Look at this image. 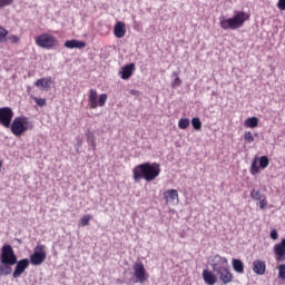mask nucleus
<instances>
[{"label":"nucleus","instance_id":"obj_22","mask_svg":"<svg viewBox=\"0 0 285 285\" xmlns=\"http://www.w3.org/2000/svg\"><path fill=\"white\" fill-rule=\"evenodd\" d=\"M245 128H257L259 126V118L249 117L244 121Z\"/></svg>","mask_w":285,"mask_h":285},{"label":"nucleus","instance_id":"obj_1","mask_svg":"<svg viewBox=\"0 0 285 285\" xmlns=\"http://www.w3.org/2000/svg\"><path fill=\"white\" fill-rule=\"evenodd\" d=\"M159 175H161V166L157 163H142L132 168V179L136 184H139L141 179L155 181Z\"/></svg>","mask_w":285,"mask_h":285},{"label":"nucleus","instance_id":"obj_17","mask_svg":"<svg viewBox=\"0 0 285 285\" xmlns=\"http://www.w3.org/2000/svg\"><path fill=\"white\" fill-rule=\"evenodd\" d=\"M203 279H204L205 284H208V285L217 284V276L208 269L203 271Z\"/></svg>","mask_w":285,"mask_h":285},{"label":"nucleus","instance_id":"obj_19","mask_svg":"<svg viewBox=\"0 0 285 285\" xmlns=\"http://www.w3.org/2000/svg\"><path fill=\"white\" fill-rule=\"evenodd\" d=\"M253 271L256 275H264V273H266V263L261 259L254 261Z\"/></svg>","mask_w":285,"mask_h":285},{"label":"nucleus","instance_id":"obj_32","mask_svg":"<svg viewBox=\"0 0 285 285\" xmlns=\"http://www.w3.org/2000/svg\"><path fill=\"white\" fill-rule=\"evenodd\" d=\"M250 197L252 199H255V202H259V199H262V191L253 189L250 191Z\"/></svg>","mask_w":285,"mask_h":285},{"label":"nucleus","instance_id":"obj_16","mask_svg":"<svg viewBox=\"0 0 285 285\" xmlns=\"http://www.w3.org/2000/svg\"><path fill=\"white\" fill-rule=\"evenodd\" d=\"M114 35L117 37V39H122V37H126V23L119 21L114 27Z\"/></svg>","mask_w":285,"mask_h":285},{"label":"nucleus","instance_id":"obj_15","mask_svg":"<svg viewBox=\"0 0 285 285\" xmlns=\"http://www.w3.org/2000/svg\"><path fill=\"white\" fill-rule=\"evenodd\" d=\"M35 83L40 90H50V86H52V77L40 78Z\"/></svg>","mask_w":285,"mask_h":285},{"label":"nucleus","instance_id":"obj_31","mask_svg":"<svg viewBox=\"0 0 285 285\" xmlns=\"http://www.w3.org/2000/svg\"><path fill=\"white\" fill-rule=\"evenodd\" d=\"M90 219H92L91 215H85L80 218V224L81 226H89L90 225Z\"/></svg>","mask_w":285,"mask_h":285},{"label":"nucleus","instance_id":"obj_24","mask_svg":"<svg viewBox=\"0 0 285 285\" xmlns=\"http://www.w3.org/2000/svg\"><path fill=\"white\" fill-rule=\"evenodd\" d=\"M190 126V119L188 118H180L178 121V128H180V130H186V128H188Z\"/></svg>","mask_w":285,"mask_h":285},{"label":"nucleus","instance_id":"obj_26","mask_svg":"<svg viewBox=\"0 0 285 285\" xmlns=\"http://www.w3.org/2000/svg\"><path fill=\"white\" fill-rule=\"evenodd\" d=\"M173 75L176 78L171 82V88H179V86H181V78H179V73H177V71H174Z\"/></svg>","mask_w":285,"mask_h":285},{"label":"nucleus","instance_id":"obj_25","mask_svg":"<svg viewBox=\"0 0 285 285\" xmlns=\"http://www.w3.org/2000/svg\"><path fill=\"white\" fill-rule=\"evenodd\" d=\"M8 30L0 26V43H6L8 41Z\"/></svg>","mask_w":285,"mask_h":285},{"label":"nucleus","instance_id":"obj_18","mask_svg":"<svg viewBox=\"0 0 285 285\" xmlns=\"http://www.w3.org/2000/svg\"><path fill=\"white\" fill-rule=\"evenodd\" d=\"M65 48H69L70 50L78 48L79 50H81L82 48H86V42L77 39L67 40L65 42Z\"/></svg>","mask_w":285,"mask_h":285},{"label":"nucleus","instance_id":"obj_30","mask_svg":"<svg viewBox=\"0 0 285 285\" xmlns=\"http://www.w3.org/2000/svg\"><path fill=\"white\" fill-rule=\"evenodd\" d=\"M244 140H245L247 144H253V141H255V137L253 136V132H250V131H245V134H244Z\"/></svg>","mask_w":285,"mask_h":285},{"label":"nucleus","instance_id":"obj_37","mask_svg":"<svg viewBox=\"0 0 285 285\" xmlns=\"http://www.w3.org/2000/svg\"><path fill=\"white\" fill-rule=\"evenodd\" d=\"M277 8L278 10H285V0H278Z\"/></svg>","mask_w":285,"mask_h":285},{"label":"nucleus","instance_id":"obj_7","mask_svg":"<svg viewBox=\"0 0 285 285\" xmlns=\"http://www.w3.org/2000/svg\"><path fill=\"white\" fill-rule=\"evenodd\" d=\"M46 245H37L33 249V254L30 255V264L32 266H41L46 262Z\"/></svg>","mask_w":285,"mask_h":285},{"label":"nucleus","instance_id":"obj_27","mask_svg":"<svg viewBox=\"0 0 285 285\" xmlns=\"http://www.w3.org/2000/svg\"><path fill=\"white\" fill-rule=\"evenodd\" d=\"M191 126L194 130H202V120L197 117L191 119Z\"/></svg>","mask_w":285,"mask_h":285},{"label":"nucleus","instance_id":"obj_10","mask_svg":"<svg viewBox=\"0 0 285 285\" xmlns=\"http://www.w3.org/2000/svg\"><path fill=\"white\" fill-rule=\"evenodd\" d=\"M134 277L136 278V282H139V284H144L148 282V273L146 272V267L144 266V263H135L134 265Z\"/></svg>","mask_w":285,"mask_h":285},{"label":"nucleus","instance_id":"obj_35","mask_svg":"<svg viewBox=\"0 0 285 285\" xmlns=\"http://www.w3.org/2000/svg\"><path fill=\"white\" fill-rule=\"evenodd\" d=\"M278 275L281 279H285V264L278 266Z\"/></svg>","mask_w":285,"mask_h":285},{"label":"nucleus","instance_id":"obj_36","mask_svg":"<svg viewBox=\"0 0 285 285\" xmlns=\"http://www.w3.org/2000/svg\"><path fill=\"white\" fill-rule=\"evenodd\" d=\"M14 0H0V8H6V6H12Z\"/></svg>","mask_w":285,"mask_h":285},{"label":"nucleus","instance_id":"obj_5","mask_svg":"<svg viewBox=\"0 0 285 285\" xmlns=\"http://www.w3.org/2000/svg\"><path fill=\"white\" fill-rule=\"evenodd\" d=\"M36 46L45 48V50H52L59 46V40L50 33H41L36 38Z\"/></svg>","mask_w":285,"mask_h":285},{"label":"nucleus","instance_id":"obj_28","mask_svg":"<svg viewBox=\"0 0 285 285\" xmlns=\"http://www.w3.org/2000/svg\"><path fill=\"white\" fill-rule=\"evenodd\" d=\"M269 164H271V160L268 159V156H262L259 158V166H261V168H268Z\"/></svg>","mask_w":285,"mask_h":285},{"label":"nucleus","instance_id":"obj_2","mask_svg":"<svg viewBox=\"0 0 285 285\" xmlns=\"http://www.w3.org/2000/svg\"><path fill=\"white\" fill-rule=\"evenodd\" d=\"M215 259L217 261L213 264V271L216 273L219 282L225 285L233 284L235 276L230 272V267H228V258L216 255Z\"/></svg>","mask_w":285,"mask_h":285},{"label":"nucleus","instance_id":"obj_12","mask_svg":"<svg viewBox=\"0 0 285 285\" xmlns=\"http://www.w3.org/2000/svg\"><path fill=\"white\" fill-rule=\"evenodd\" d=\"M28 266H30V261H28V258L17 262L13 271V279H19V277L26 273V268H28Z\"/></svg>","mask_w":285,"mask_h":285},{"label":"nucleus","instance_id":"obj_33","mask_svg":"<svg viewBox=\"0 0 285 285\" xmlns=\"http://www.w3.org/2000/svg\"><path fill=\"white\" fill-rule=\"evenodd\" d=\"M32 99L37 104V106H39V108H43V106H46L47 104L46 98L33 97Z\"/></svg>","mask_w":285,"mask_h":285},{"label":"nucleus","instance_id":"obj_23","mask_svg":"<svg viewBox=\"0 0 285 285\" xmlns=\"http://www.w3.org/2000/svg\"><path fill=\"white\" fill-rule=\"evenodd\" d=\"M86 137L88 144L94 148V150H97V141L95 140V134L90 130L86 131Z\"/></svg>","mask_w":285,"mask_h":285},{"label":"nucleus","instance_id":"obj_3","mask_svg":"<svg viewBox=\"0 0 285 285\" xmlns=\"http://www.w3.org/2000/svg\"><path fill=\"white\" fill-rule=\"evenodd\" d=\"M248 19H250L248 13L244 11H235L233 18L226 19L220 17L219 26L223 30H237V28H242Z\"/></svg>","mask_w":285,"mask_h":285},{"label":"nucleus","instance_id":"obj_38","mask_svg":"<svg viewBox=\"0 0 285 285\" xmlns=\"http://www.w3.org/2000/svg\"><path fill=\"white\" fill-rule=\"evenodd\" d=\"M266 206H268V203L266 202V199H262V200L259 202V208H261L262 210H264V209L266 208Z\"/></svg>","mask_w":285,"mask_h":285},{"label":"nucleus","instance_id":"obj_9","mask_svg":"<svg viewBox=\"0 0 285 285\" xmlns=\"http://www.w3.org/2000/svg\"><path fill=\"white\" fill-rule=\"evenodd\" d=\"M13 117H14V111H12V108L10 107L0 108V126H3V128H10Z\"/></svg>","mask_w":285,"mask_h":285},{"label":"nucleus","instance_id":"obj_6","mask_svg":"<svg viewBox=\"0 0 285 285\" xmlns=\"http://www.w3.org/2000/svg\"><path fill=\"white\" fill-rule=\"evenodd\" d=\"M108 101V95L101 94L100 96L97 94V89H90L88 96V102L91 110L97 108H104L106 102Z\"/></svg>","mask_w":285,"mask_h":285},{"label":"nucleus","instance_id":"obj_20","mask_svg":"<svg viewBox=\"0 0 285 285\" xmlns=\"http://www.w3.org/2000/svg\"><path fill=\"white\" fill-rule=\"evenodd\" d=\"M12 274V265L10 263H3L0 261V275L8 277V275Z\"/></svg>","mask_w":285,"mask_h":285},{"label":"nucleus","instance_id":"obj_34","mask_svg":"<svg viewBox=\"0 0 285 285\" xmlns=\"http://www.w3.org/2000/svg\"><path fill=\"white\" fill-rule=\"evenodd\" d=\"M7 39L9 43H19L21 41V38L17 35H10Z\"/></svg>","mask_w":285,"mask_h":285},{"label":"nucleus","instance_id":"obj_40","mask_svg":"<svg viewBox=\"0 0 285 285\" xmlns=\"http://www.w3.org/2000/svg\"><path fill=\"white\" fill-rule=\"evenodd\" d=\"M130 95H139V91H138V90L132 89V90L130 91Z\"/></svg>","mask_w":285,"mask_h":285},{"label":"nucleus","instance_id":"obj_29","mask_svg":"<svg viewBox=\"0 0 285 285\" xmlns=\"http://www.w3.org/2000/svg\"><path fill=\"white\" fill-rule=\"evenodd\" d=\"M252 175H259V167L257 166V158H254L250 167Z\"/></svg>","mask_w":285,"mask_h":285},{"label":"nucleus","instance_id":"obj_4","mask_svg":"<svg viewBox=\"0 0 285 285\" xmlns=\"http://www.w3.org/2000/svg\"><path fill=\"white\" fill-rule=\"evenodd\" d=\"M9 128H11L12 135L21 137L27 130H32L35 125L26 117H16Z\"/></svg>","mask_w":285,"mask_h":285},{"label":"nucleus","instance_id":"obj_8","mask_svg":"<svg viewBox=\"0 0 285 285\" xmlns=\"http://www.w3.org/2000/svg\"><path fill=\"white\" fill-rule=\"evenodd\" d=\"M0 261L2 262V264H10L11 266H14V264H17V254H14V249H12V246L4 245L1 248Z\"/></svg>","mask_w":285,"mask_h":285},{"label":"nucleus","instance_id":"obj_21","mask_svg":"<svg viewBox=\"0 0 285 285\" xmlns=\"http://www.w3.org/2000/svg\"><path fill=\"white\" fill-rule=\"evenodd\" d=\"M232 266L235 273H238L239 275L244 274V262H242V259L233 258Z\"/></svg>","mask_w":285,"mask_h":285},{"label":"nucleus","instance_id":"obj_39","mask_svg":"<svg viewBox=\"0 0 285 285\" xmlns=\"http://www.w3.org/2000/svg\"><path fill=\"white\" fill-rule=\"evenodd\" d=\"M269 237L272 239H277V237H279V235L277 234V229H273L269 234Z\"/></svg>","mask_w":285,"mask_h":285},{"label":"nucleus","instance_id":"obj_13","mask_svg":"<svg viewBox=\"0 0 285 285\" xmlns=\"http://www.w3.org/2000/svg\"><path fill=\"white\" fill-rule=\"evenodd\" d=\"M135 70H136L135 62L124 66L121 68V71L119 72L121 79H124V81H127V79H130V77L135 75Z\"/></svg>","mask_w":285,"mask_h":285},{"label":"nucleus","instance_id":"obj_14","mask_svg":"<svg viewBox=\"0 0 285 285\" xmlns=\"http://www.w3.org/2000/svg\"><path fill=\"white\" fill-rule=\"evenodd\" d=\"M166 204H173V202L179 203V191L177 189H168L163 194Z\"/></svg>","mask_w":285,"mask_h":285},{"label":"nucleus","instance_id":"obj_11","mask_svg":"<svg viewBox=\"0 0 285 285\" xmlns=\"http://www.w3.org/2000/svg\"><path fill=\"white\" fill-rule=\"evenodd\" d=\"M273 253L276 262H285V238L274 245Z\"/></svg>","mask_w":285,"mask_h":285}]
</instances>
